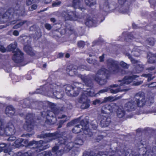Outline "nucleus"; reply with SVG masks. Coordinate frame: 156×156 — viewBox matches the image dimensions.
<instances>
[{"label":"nucleus","instance_id":"27","mask_svg":"<svg viewBox=\"0 0 156 156\" xmlns=\"http://www.w3.org/2000/svg\"><path fill=\"white\" fill-rule=\"evenodd\" d=\"M148 62L150 63L155 62L156 60V55L153 54L151 52H149L147 54Z\"/></svg>","mask_w":156,"mask_h":156},{"label":"nucleus","instance_id":"62","mask_svg":"<svg viewBox=\"0 0 156 156\" xmlns=\"http://www.w3.org/2000/svg\"><path fill=\"white\" fill-rule=\"evenodd\" d=\"M30 39V38L29 37H27L26 36L24 37V38L23 39V40H26L27 41H28L29 42L28 43L29 44L30 42V41H29V40Z\"/></svg>","mask_w":156,"mask_h":156},{"label":"nucleus","instance_id":"30","mask_svg":"<svg viewBox=\"0 0 156 156\" xmlns=\"http://www.w3.org/2000/svg\"><path fill=\"white\" fill-rule=\"evenodd\" d=\"M7 145L5 144L2 143L0 144V152L4 151V152L8 153L9 154H10L11 153H13V152L11 151H9L7 150Z\"/></svg>","mask_w":156,"mask_h":156},{"label":"nucleus","instance_id":"55","mask_svg":"<svg viewBox=\"0 0 156 156\" xmlns=\"http://www.w3.org/2000/svg\"><path fill=\"white\" fill-rule=\"evenodd\" d=\"M108 89H110L108 88H107L101 90L99 91L98 93V94H100V93L101 94V93H104L106 92H107L108 91Z\"/></svg>","mask_w":156,"mask_h":156},{"label":"nucleus","instance_id":"59","mask_svg":"<svg viewBox=\"0 0 156 156\" xmlns=\"http://www.w3.org/2000/svg\"><path fill=\"white\" fill-rule=\"evenodd\" d=\"M60 2H55L53 3L52 5L53 6H55L60 5L61 4Z\"/></svg>","mask_w":156,"mask_h":156},{"label":"nucleus","instance_id":"29","mask_svg":"<svg viewBox=\"0 0 156 156\" xmlns=\"http://www.w3.org/2000/svg\"><path fill=\"white\" fill-rule=\"evenodd\" d=\"M33 153L31 150L26 152H19L16 153L15 156H31Z\"/></svg>","mask_w":156,"mask_h":156},{"label":"nucleus","instance_id":"12","mask_svg":"<svg viewBox=\"0 0 156 156\" xmlns=\"http://www.w3.org/2000/svg\"><path fill=\"white\" fill-rule=\"evenodd\" d=\"M62 137H59L58 140L59 141L57 144L52 149V151L53 153L55 152V156H61L62 152H63V149H61L58 151L61 147H63L65 145L64 144L66 141L65 140H62Z\"/></svg>","mask_w":156,"mask_h":156},{"label":"nucleus","instance_id":"34","mask_svg":"<svg viewBox=\"0 0 156 156\" xmlns=\"http://www.w3.org/2000/svg\"><path fill=\"white\" fill-rule=\"evenodd\" d=\"M146 43L148 45L153 46L155 42V41L152 37H150L147 38L145 41Z\"/></svg>","mask_w":156,"mask_h":156},{"label":"nucleus","instance_id":"31","mask_svg":"<svg viewBox=\"0 0 156 156\" xmlns=\"http://www.w3.org/2000/svg\"><path fill=\"white\" fill-rule=\"evenodd\" d=\"M129 90V89H121V87H119L117 89H110V91L111 93L113 94H116L119 92H122L123 91H127Z\"/></svg>","mask_w":156,"mask_h":156},{"label":"nucleus","instance_id":"10","mask_svg":"<svg viewBox=\"0 0 156 156\" xmlns=\"http://www.w3.org/2000/svg\"><path fill=\"white\" fill-rule=\"evenodd\" d=\"M138 77V76L136 75H133L131 76H126L122 80H119L118 82L120 83L119 84H115L110 85L111 87H118L123 86L125 84H127L132 82L133 80Z\"/></svg>","mask_w":156,"mask_h":156},{"label":"nucleus","instance_id":"8","mask_svg":"<svg viewBox=\"0 0 156 156\" xmlns=\"http://www.w3.org/2000/svg\"><path fill=\"white\" fill-rule=\"evenodd\" d=\"M90 130L87 122H84L83 120L80 122V125H76L72 129L74 133H77L83 131L84 133L86 134H88V133L89 132Z\"/></svg>","mask_w":156,"mask_h":156},{"label":"nucleus","instance_id":"2","mask_svg":"<svg viewBox=\"0 0 156 156\" xmlns=\"http://www.w3.org/2000/svg\"><path fill=\"white\" fill-rule=\"evenodd\" d=\"M38 136L41 138H48V140L47 141L41 140L38 142L33 140L29 142L27 140L23 139L22 146L31 148H34V147H35L34 151L36 152H39L41 151L49 148L50 147V145L47 144L45 145V143L59 138V135L58 134L55 133H45L39 135Z\"/></svg>","mask_w":156,"mask_h":156},{"label":"nucleus","instance_id":"56","mask_svg":"<svg viewBox=\"0 0 156 156\" xmlns=\"http://www.w3.org/2000/svg\"><path fill=\"white\" fill-rule=\"evenodd\" d=\"M46 28L48 30H50L51 28V25L49 24H46L45 25Z\"/></svg>","mask_w":156,"mask_h":156},{"label":"nucleus","instance_id":"42","mask_svg":"<svg viewBox=\"0 0 156 156\" xmlns=\"http://www.w3.org/2000/svg\"><path fill=\"white\" fill-rule=\"evenodd\" d=\"M91 126L92 128L94 129H96L98 126V123L96 120H94L91 122Z\"/></svg>","mask_w":156,"mask_h":156},{"label":"nucleus","instance_id":"50","mask_svg":"<svg viewBox=\"0 0 156 156\" xmlns=\"http://www.w3.org/2000/svg\"><path fill=\"white\" fill-rule=\"evenodd\" d=\"M22 102L23 103V104L22 105V107L23 108H25L28 107V104L29 102V101L26 100L25 101L24 103H23V101H22Z\"/></svg>","mask_w":156,"mask_h":156},{"label":"nucleus","instance_id":"63","mask_svg":"<svg viewBox=\"0 0 156 156\" xmlns=\"http://www.w3.org/2000/svg\"><path fill=\"white\" fill-rule=\"evenodd\" d=\"M119 3L121 5L123 4L126 2V0H118Z\"/></svg>","mask_w":156,"mask_h":156},{"label":"nucleus","instance_id":"15","mask_svg":"<svg viewBox=\"0 0 156 156\" xmlns=\"http://www.w3.org/2000/svg\"><path fill=\"white\" fill-rule=\"evenodd\" d=\"M118 108V106L116 104L112 103L110 105H106L102 107L101 112L103 113L107 112V111L112 112L116 111Z\"/></svg>","mask_w":156,"mask_h":156},{"label":"nucleus","instance_id":"60","mask_svg":"<svg viewBox=\"0 0 156 156\" xmlns=\"http://www.w3.org/2000/svg\"><path fill=\"white\" fill-rule=\"evenodd\" d=\"M19 32L16 30H14L13 32V34L14 36H17L19 35Z\"/></svg>","mask_w":156,"mask_h":156},{"label":"nucleus","instance_id":"54","mask_svg":"<svg viewBox=\"0 0 156 156\" xmlns=\"http://www.w3.org/2000/svg\"><path fill=\"white\" fill-rule=\"evenodd\" d=\"M36 2L35 1H34L33 0H26V4L29 5H31L34 2Z\"/></svg>","mask_w":156,"mask_h":156},{"label":"nucleus","instance_id":"51","mask_svg":"<svg viewBox=\"0 0 156 156\" xmlns=\"http://www.w3.org/2000/svg\"><path fill=\"white\" fill-rule=\"evenodd\" d=\"M85 45V43L83 41H80L78 42V46L80 48H83Z\"/></svg>","mask_w":156,"mask_h":156},{"label":"nucleus","instance_id":"13","mask_svg":"<svg viewBox=\"0 0 156 156\" xmlns=\"http://www.w3.org/2000/svg\"><path fill=\"white\" fill-rule=\"evenodd\" d=\"M33 118V115L31 114H28L26 117V129L29 132L31 131L34 128Z\"/></svg>","mask_w":156,"mask_h":156},{"label":"nucleus","instance_id":"38","mask_svg":"<svg viewBox=\"0 0 156 156\" xmlns=\"http://www.w3.org/2000/svg\"><path fill=\"white\" fill-rule=\"evenodd\" d=\"M38 156H51L52 154L50 151H43L38 154Z\"/></svg>","mask_w":156,"mask_h":156},{"label":"nucleus","instance_id":"5","mask_svg":"<svg viewBox=\"0 0 156 156\" xmlns=\"http://www.w3.org/2000/svg\"><path fill=\"white\" fill-rule=\"evenodd\" d=\"M60 87L56 84H50L46 89L45 93L49 96H54L58 99H61L64 96L63 92H59Z\"/></svg>","mask_w":156,"mask_h":156},{"label":"nucleus","instance_id":"32","mask_svg":"<svg viewBox=\"0 0 156 156\" xmlns=\"http://www.w3.org/2000/svg\"><path fill=\"white\" fill-rule=\"evenodd\" d=\"M73 7L75 9H79L82 10L83 8L80 6V3L79 0H73Z\"/></svg>","mask_w":156,"mask_h":156},{"label":"nucleus","instance_id":"64","mask_svg":"<svg viewBox=\"0 0 156 156\" xmlns=\"http://www.w3.org/2000/svg\"><path fill=\"white\" fill-rule=\"evenodd\" d=\"M37 7V5L35 4H34L31 6L32 10H34L36 9Z\"/></svg>","mask_w":156,"mask_h":156},{"label":"nucleus","instance_id":"49","mask_svg":"<svg viewBox=\"0 0 156 156\" xmlns=\"http://www.w3.org/2000/svg\"><path fill=\"white\" fill-rule=\"evenodd\" d=\"M146 100H147V101L146 104H151L153 103L154 101V98L152 97H149L148 98H146Z\"/></svg>","mask_w":156,"mask_h":156},{"label":"nucleus","instance_id":"52","mask_svg":"<svg viewBox=\"0 0 156 156\" xmlns=\"http://www.w3.org/2000/svg\"><path fill=\"white\" fill-rule=\"evenodd\" d=\"M156 87V82L152 83L151 84H148V87Z\"/></svg>","mask_w":156,"mask_h":156},{"label":"nucleus","instance_id":"26","mask_svg":"<svg viewBox=\"0 0 156 156\" xmlns=\"http://www.w3.org/2000/svg\"><path fill=\"white\" fill-rule=\"evenodd\" d=\"M116 109L117 115V116L120 118L123 117L126 114V112L123 108L122 106H118Z\"/></svg>","mask_w":156,"mask_h":156},{"label":"nucleus","instance_id":"17","mask_svg":"<svg viewBox=\"0 0 156 156\" xmlns=\"http://www.w3.org/2000/svg\"><path fill=\"white\" fill-rule=\"evenodd\" d=\"M16 130L14 126L12 123L9 122L8 123L5 129V135L10 136L15 134Z\"/></svg>","mask_w":156,"mask_h":156},{"label":"nucleus","instance_id":"1","mask_svg":"<svg viewBox=\"0 0 156 156\" xmlns=\"http://www.w3.org/2000/svg\"><path fill=\"white\" fill-rule=\"evenodd\" d=\"M77 67L75 65H70L67 67V73L70 76H73L76 75L81 78L86 86L92 88L93 83L91 78L100 85H104L107 82L106 74H108L109 72L106 69L102 68L99 69L96 75H81L77 73L76 69Z\"/></svg>","mask_w":156,"mask_h":156},{"label":"nucleus","instance_id":"41","mask_svg":"<svg viewBox=\"0 0 156 156\" xmlns=\"http://www.w3.org/2000/svg\"><path fill=\"white\" fill-rule=\"evenodd\" d=\"M69 117H66L65 120H61L59 122V124L58 126V128H60L61 127L62 125L64 122L68 121L69 119Z\"/></svg>","mask_w":156,"mask_h":156},{"label":"nucleus","instance_id":"40","mask_svg":"<svg viewBox=\"0 0 156 156\" xmlns=\"http://www.w3.org/2000/svg\"><path fill=\"white\" fill-rule=\"evenodd\" d=\"M27 22V21L24 20L22 22H20V23H17L16 24L14 25L13 28V29H18L21 26L23 25L24 23Z\"/></svg>","mask_w":156,"mask_h":156},{"label":"nucleus","instance_id":"47","mask_svg":"<svg viewBox=\"0 0 156 156\" xmlns=\"http://www.w3.org/2000/svg\"><path fill=\"white\" fill-rule=\"evenodd\" d=\"M140 47H137V48L136 49V51H134L133 54L136 57H138L139 56L140 54H137V52L140 53V51H140Z\"/></svg>","mask_w":156,"mask_h":156},{"label":"nucleus","instance_id":"16","mask_svg":"<svg viewBox=\"0 0 156 156\" xmlns=\"http://www.w3.org/2000/svg\"><path fill=\"white\" fill-rule=\"evenodd\" d=\"M146 70H148V72L150 73L143 74L142 76L148 78L147 81H150L155 77L154 76L152 77V76L156 73L155 67L154 66H151L148 68Z\"/></svg>","mask_w":156,"mask_h":156},{"label":"nucleus","instance_id":"20","mask_svg":"<svg viewBox=\"0 0 156 156\" xmlns=\"http://www.w3.org/2000/svg\"><path fill=\"white\" fill-rule=\"evenodd\" d=\"M137 146L139 149V154L134 153L133 152H132L129 154V156H142L146 153V148L144 147V145L142 143L139 142V143L138 144Z\"/></svg>","mask_w":156,"mask_h":156},{"label":"nucleus","instance_id":"11","mask_svg":"<svg viewBox=\"0 0 156 156\" xmlns=\"http://www.w3.org/2000/svg\"><path fill=\"white\" fill-rule=\"evenodd\" d=\"M136 107H142L144 106L147 103V100L144 96L142 95L141 93L136 94L133 98Z\"/></svg>","mask_w":156,"mask_h":156},{"label":"nucleus","instance_id":"23","mask_svg":"<svg viewBox=\"0 0 156 156\" xmlns=\"http://www.w3.org/2000/svg\"><path fill=\"white\" fill-rule=\"evenodd\" d=\"M62 140H65L66 141L65 143L64 144L65 145L62 147H64L63 151L65 152H67L70 150L73 147H75V144L74 142H70L68 143L66 145V140L65 139L66 137L64 136H63Z\"/></svg>","mask_w":156,"mask_h":156},{"label":"nucleus","instance_id":"14","mask_svg":"<svg viewBox=\"0 0 156 156\" xmlns=\"http://www.w3.org/2000/svg\"><path fill=\"white\" fill-rule=\"evenodd\" d=\"M60 112L59 109L57 108H55L53 111H48L47 112L46 114V120L45 122L46 123L50 124L51 123V119H49V117H53L55 115L58 114Z\"/></svg>","mask_w":156,"mask_h":156},{"label":"nucleus","instance_id":"53","mask_svg":"<svg viewBox=\"0 0 156 156\" xmlns=\"http://www.w3.org/2000/svg\"><path fill=\"white\" fill-rule=\"evenodd\" d=\"M79 118L76 119H75L74 120H73L72 122H69L67 124V126H69L71 125H72V123H73L76 122L78 120H79Z\"/></svg>","mask_w":156,"mask_h":156},{"label":"nucleus","instance_id":"28","mask_svg":"<svg viewBox=\"0 0 156 156\" xmlns=\"http://www.w3.org/2000/svg\"><path fill=\"white\" fill-rule=\"evenodd\" d=\"M110 7L109 2L107 0L105 1L102 5H100V9L104 11H107Z\"/></svg>","mask_w":156,"mask_h":156},{"label":"nucleus","instance_id":"45","mask_svg":"<svg viewBox=\"0 0 156 156\" xmlns=\"http://www.w3.org/2000/svg\"><path fill=\"white\" fill-rule=\"evenodd\" d=\"M119 65L125 69H127L129 66V65L128 64L122 61H121L120 62Z\"/></svg>","mask_w":156,"mask_h":156},{"label":"nucleus","instance_id":"24","mask_svg":"<svg viewBox=\"0 0 156 156\" xmlns=\"http://www.w3.org/2000/svg\"><path fill=\"white\" fill-rule=\"evenodd\" d=\"M15 113V110L12 105L7 106L5 109V113L9 116L13 115Z\"/></svg>","mask_w":156,"mask_h":156},{"label":"nucleus","instance_id":"37","mask_svg":"<svg viewBox=\"0 0 156 156\" xmlns=\"http://www.w3.org/2000/svg\"><path fill=\"white\" fill-rule=\"evenodd\" d=\"M74 142L75 144V147H78L79 146L82 145L83 143L82 140L80 139H76Z\"/></svg>","mask_w":156,"mask_h":156},{"label":"nucleus","instance_id":"33","mask_svg":"<svg viewBox=\"0 0 156 156\" xmlns=\"http://www.w3.org/2000/svg\"><path fill=\"white\" fill-rule=\"evenodd\" d=\"M25 45L24 48V50L28 54H29L31 55H33L32 53V49L31 47L29 45H27L25 44Z\"/></svg>","mask_w":156,"mask_h":156},{"label":"nucleus","instance_id":"46","mask_svg":"<svg viewBox=\"0 0 156 156\" xmlns=\"http://www.w3.org/2000/svg\"><path fill=\"white\" fill-rule=\"evenodd\" d=\"M104 103L103 101L101 102L99 99H96L93 101L92 104L93 105H96L98 104H101Z\"/></svg>","mask_w":156,"mask_h":156},{"label":"nucleus","instance_id":"39","mask_svg":"<svg viewBox=\"0 0 156 156\" xmlns=\"http://www.w3.org/2000/svg\"><path fill=\"white\" fill-rule=\"evenodd\" d=\"M95 23L93 22V21L92 20H90V18H88L86 20L85 22V24L87 26L90 27L92 25L93 23Z\"/></svg>","mask_w":156,"mask_h":156},{"label":"nucleus","instance_id":"25","mask_svg":"<svg viewBox=\"0 0 156 156\" xmlns=\"http://www.w3.org/2000/svg\"><path fill=\"white\" fill-rule=\"evenodd\" d=\"M107 153L106 152H103L99 151L96 156H107ZM96 155V153L93 151H91L90 152H88L87 154L84 153L83 156H94Z\"/></svg>","mask_w":156,"mask_h":156},{"label":"nucleus","instance_id":"3","mask_svg":"<svg viewBox=\"0 0 156 156\" xmlns=\"http://www.w3.org/2000/svg\"><path fill=\"white\" fill-rule=\"evenodd\" d=\"M20 5L16 4L14 9L9 8L4 13H0V21L4 23L9 21L13 17L16 19L17 16H22L24 15L25 11L23 7L20 9Z\"/></svg>","mask_w":156,"mask_h":156},{"label":"nucleus","instance_id":"4","mask_svg":"<svg viewBox=\"0 0 156 156\" xmlns=\"http://www.w3.org/2000/svg\"><path fill=\"white\" fill-rule=\"evenodd\" d=\"M83 90L82 94L79 98V103L82 104L81 108L82 109H86L88 108L90 106V100L87 98V96L93 97L95 96L94 90L90 88V90Z\"/></svg>","mask_w":156,"mask_h":156},{"label":"nucleus","instance_id":"61","mask_svg":"<svg viewBox=\"0 0 156 156\" xmlns=\"http://www.w3.org/2000/svg\"><path fill=\"white\" fill-rule=\"evenodd\" d=\"M103 138V136L102 135H100L98 136L96 139L97 142H99Z\"/></svg>","mask_w":156,"mask_h":156},{"label":"nucleus","instance_id":"36","mask_svg":"<svg viewBox=\"0 0 156 156\" xmlns=\"http://www.w3.org/2000/svg\"><path fill=\"white\" fill-rule=\"evenodd\" d=\"M23 139L19 138L16 140L14 142V145L16 147H19L22 146Z\"/></svg>","mask_w":156,"mask_h":156},{"label":"nucleus","instance_id":"44","mask_svg":"<svg viewBox=\"0 0 156 156\" xmlns=\"http://www.w3.org/2000/svg\"><path fill=\"white\" fill-rule=\"evenodd\" d=\"M93 2L90 3L91 4L89 3V2L90 1V0H85V2L86 4L89 6H91L92 5H94L96 4V2L95 0H92Z\"/></svg>","mask_w":156,"mask_h":156},{"label":"nucleus","instance_id":"22","mask_svg":"<svg viewBox=\"0 0 156 156\" xmlns=\"http://www.w3.org/2000/svg\"><path fill=\"white\" fill-rule=\"evenodd\" d=\"M124 107L128 111H133L136 109V105L133 99L126 103L124 105Z\"/></svg>","mask_w":156,"mask_h":156},{"label":"nucleus","instance_id":"6","mask_svg":"<svg viewBox=\"0 0 156 156\" xmlns=\"http://www.w3.org/2000/svg\"><path fill=\"white\" fill-rule=\"evenodd\" d=\"M16 44L14 43L9 44L7 47L8 50L9 51H13V55L12 58L13 60L15 62L19 63L21 62L23 59V53L18 49L16 51H14L16 48Z\"/></svg>","mask_w":156,"mask_h":156},{"label":"nucleus","instance_id":"57","mask_svg":"<svg viewBox=\"0 0 156 156\" xmlns=\"http://www.w3.org/2000/svg\"><path fill=\"white\" fill-rule=\"evenodd\" d=\"M16 139V137L14 136H11L9 137L8 139V140L9 141H12L15 140Z\"/></svg>","mask_w":156,"mask_h":156},{"label":"nucleus","instance_id":"7","mask_svg":"<svg viewBox=\"0 0 156 156\" xmlns=\"http://www.w3.org/2000/svg\"><path fill=\"white\" fill-rule=\"evenodd\" d=\"M106 64L108 68L114 73H117L122 72V74L124 73L125 72L122 70L119 66L118 62L113 60L111 58L108 59Z\"/></svg>","mask_w":156,"mask_h":156},{"label":"nucleus","instance_id":"19","mask_svg":"<svg viewBox=\"0 0 156 156\" xmlns=\"http://www.w3.org/2000/svg\"><path fill=\"white\" fill-rule=\"evenodd\" d=\"M63 15L64 16L66 20H76L77 18L75 12L69 11L64 12H63Z\"/></svg>","mask_w":156,"mask_h":156},{"label":"nucleus","instance_id":"9","mask_svg":"<svg viewBox=\"0 0 156 156\" xmlns=\"http://www.w3.org/2000/svg\"><path fill=\"white\" fill-rule=\"evenodd\" d=\"M66 92L69 96L75 97L77 96L80 91L82 92L84 90L80 87H74L71 85L68 84L65 86Z\"/></svg>","mask_w":156,"mask_h":156},{"label":"nucleus","instance_id":"48","mask_svg":"<svg viewBox=\"0 0 156 156\" xmlns=\"http://www.w3.org/2000/svg\"><path fill=\"white\" fill-rule=\"evenodd\" d=\"M77 70L83 71L84 69L87 70V67L84 65H81L76 69Z\"/></svg>","mask_w":156,"mask_h":156},{"label":"nucleus","instance_id":"43","mask_svg":"<svg viewBox=\"0 0 156 156\" xmlns=\"http://www.w3.org/2000/svg\"><path fill=\"white\" fill-rule=\"evenodd\" d=\"M5 135V129L3 128L1 122V125L0 127V136H4Z\"/></svg>","mask_w":156,"mask_h":156},{"label":"nucleus","instance_id":"21","mask_svg":"<svg viewBox=\"0 0 156 156\" xmlns=\"http://www.w3.org/2000/svg\"><path fill=\"white\" fill-rule=\"evenodd\" d=\"M101 118L100 125L102 127H107L111 122L110 117L107 115H102Z\"/></svg>","mask_w":156,"mask_h":156},{"label":"nucleus","instance_id":"35","mask_svg":"<svg viewBox=\"0 0 156 156\" xmlns=\"http://www.w3.org/2000/svg\"><path fill=\"white\" fill-rule=\"evenodd\" d=\"M118 98H114L113 97L109 96L104 98L103 102L104 103L108 101H112L118 99Z\"/></svg>","mask_w":156,"mask_h":156},{"label":"nucleus","instance_id":"58","mask_svg":"<svg viewBox=\"0 0 156 156\" xmlns=\"http://www.w3.org/2000/svg\"><path fill=\"white\" fill-rule=\"evenodd\" d=\"M104 54L103 55L99 57L100 61V62H102L104 61Z\"/></svg>","mask_w":156,"mask_h":156},{"label":"nucleus","instance_id":"18","mask_svg":"<svg viewBox=\"0 0 156 156\" xmlns=\"http://www.w3.org/2000/svg\"><path fill=\"white\" fill-rule=\"evenodd\" d=\"M128 56L133 64H136V65H135L136 66L135 69L136 72L139 73L141 72L144 69V66L139 61H136L130 55H128Z\"/></svg>","mask_w":156,"mask_h":156}]
</instances>
